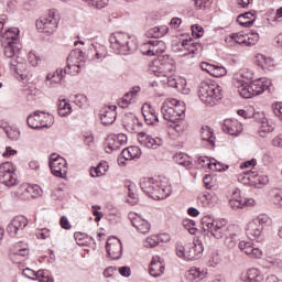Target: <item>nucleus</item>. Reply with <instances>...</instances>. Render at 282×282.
I'll list each match as a JSON object with an SVG mask.
<instances>
[{
  "label": "nucleus",
  "instance_id": "9b49d317",
  "mask_svg": "<svg viewBox=\"0 0 282 282\" xmlns=\"http://www.w3.org/2000/svg\"><path fill=\"white\" fill-rule=\"evenodd\" d=\"M30 129H50L54 124V116L41 111H35L26 119Z\"/></svg>",
  "mask_w": 282,
  "mask_h": 282
},
{
  "label": "nucleus",
  "instance_id": "a878e982",
  "mask_svg": "<svg viewBox=\"0 0 282 282\" xmlns=\"http://www.w3.org/2000/svg\"><path fill=\"white\" fill-rule=\"evenodd\" d=\"M124 127L130 133H140V130L142 129V122H140L138 117L131 115L127 118Z\"/></svg>",
  "mask_w": 282,
  "mask_h": 282
},
{
  "label": "nucleus",
  "instance_id": "58836bf2",
  "mask_svg": "<svg viewBox=\"0 0 282 282\" xmlns=\"http://www.w3.org/2000/svg\"><path fill=\"white\" fill-rule=\"evenodd\" d=\"M58 116L65 118V116H69L72 113V104L67 102V100H61L57 106Z\"/></svg>",
  "mask_w": 282,
  "mask_h": 282
},
{
  "label": "nucleus",
  "instance_id": "2f4dec72",
  "mask_svg": "<svg viewBox=\"0 0 282 282\" xmlns=\"http://www.w3.org/2000/svg\"><path fill=\"white\" fill-rule=\"evenodd\" d=\"M2 47L7 58H15L17 54H19V51L21 50V44H10V42H2Z\"/></svg>",
  "mask_w": 282,
  "mask_h": 282
},
{
  "label": "nucleus",
  "instance_id": "aec40b11",
  "mask_svg": "<svg viewBox=\"0 0 282 282\" xmlns=\"http://www.w3.org/2000/svg\"><path fill=\"white\" fill-rule=\"evenodd\" d=\"M238 248L241 252H245L247 257H250V259H261V257H263V250L254 246L252 242L240 241Z\"/></svg>",
  "mask_w": 282,
  "mask_h": 282
},
{
  "label": "nucleus",
  "instance_id": "4c0bfd02",
  "mask_svg": "<svg viewBox=\"0 0 282 282\" xmlns=\"http://www.w3.org/2000/svg\"><path fill=\"white\" fill-rule=\"evenodd\" d=\"M85 53L80 48H75L67 57V63H83Z\"/></svg>",
  "mask_w": 282,
  "mask_h": 282
},
{
  "label": "nucleus",
  "instance_id": "ddd939ff",
  "mask_svg": "<svg viewBox=\"0 0 282 282\" xmlns=\"http://www.w3.org/2000/svg\"><path fill=\"white\" fill-rule=\"evenodd\" d=\"M48 165L55 177L65 178L67 176V161L63 156L56 153L51 154Z\"/></svg>",
  "mask_w": 282,
  "mask_h": 282
},
{
  "label": "nucleus",
  "instance_id": "cd10ccee",
  "mask_svg": "<svg viewBox=\"0 0 282 282\" xmlns=\"http://www.w3.org/2000/svg\"><path fill=\"white\" fill-rule=\"evenodd\" d=\"M182 47L188 52L185 53L184 56H188V54H199L203 50L202 44H199V42H193V40H183Z\"/></svg>",
  "mask_w": 282,
  "mask_h": 282
},
{
  "label": "nucleus",
  "instance_id": "c85d7f7f",
  "mask_svg": "<svg viewBox=\"0 0 282 282\" xmlns=\"http://www.w3.org/2000/svg\"><path fill=\"white\" fill-rule=\"evenodd\" d=\"M254 21H257V15L252 12H246L237 18V22L242 28H252V25H254Z\"/></svg>",
  "mask_w": 282,
  "mask_h": 282
},
{
  "label": "nucleus",
  "instance_id": "a211bd4d",
  "mask_svg": "<svg viewBox=\"0 0 282 282\" xmlns=\"http://www.w3.org/2000/svg\"><path fill=\"white\" fill-rule=\"evenodd\" d=\"M106 250L108 256L111 257L115 261L122 258V242L117 237L108 238L106 242Z\"/></svg>",
  "mask_w": 282,
  "mask_h": 282
},
{
  "label": "nucleus",
  "instance_id": "bf43d9fd",
  "mask_svg": "<svg viewBox=\"0 0 282 282\" xmlns=\"http://www.w3.org/2000/svg\"><path fill=\"white\" fill-rule=\"evenodd\" d=\"M24 187L25 184H22L15 192V196L20 197V199H30V197H28V191H25Z\"/></svg>",
  "mask_w": 282,
  "mask_h": 282
},
{
  "label": "nucleus",
  "instance_id": "4d7b16f0",
  "mask_svg": "<svg viewBox=\"0 0 282 282\" xmlns=\"http://www.w3.org/2000/svg\"><path fill=\"white\" fill-rule=\"evenodd\" d=\"M6 134L9 138V140H12V141H17L21 138V132L12 128L10 130H7Z\"/></svg>",
  "mask_w": 282,
  "mask_h": 282
},
{
  "label": "nucleus",
  "instance_id": "603ef678",
  "mask_svg": "<svg viewBox=\"0 0 282 282\" xmlns=\"http://www.w3.org/2000/svg\"><path fill=\"white\" fill-rule=\"evenodd\" d=\"M28 61L32 67H39V62L41 61V57H39L35 52L31 51L28 54Z\"/></svg>",
  "mask_w": 282,
  "mask_h": 282
},
{
  "label": "nucleus",
  "instance_id": "9d476101",
  "mask_svg": "<svg viewBox=\"0 0 282 282\" xmlns=\"http://www.w3.org/2000/svg\"><path fill=\"white\" fill-rule=\"evenodd\" d=\"M272 83L265 78H260L251 82L248 86L239 90V95L242 98H254V96H261L263 91L270 89Z\"/></svg>",
  "mask_w": 282,
  "mask_h": 282
},
{
  "label": "nucleus",
  "instance_id": "338daca9",
  "mask_svg": "<svg viewBox=\"0 0 282 282\" xmlns=\"http://www.w3.org/2000/svg\"><path fill=\"white\" fill-rule=\"evenodd\" d=\"M209 170L221 172V171H226V167L224 166V164H221L217 161H214V162H212V169H209Z\"/></svg>",
  "mask_w": 282,
  "mask_h": 282
},
{
  "label": "nucleus",
  "instance_id": "5fc2aeb1",
  "mask_svg": "<svg viewBox=\"0 0 282 282\" xmlns=\"http://www.w3.org/2000/svg\"><path fill=\"white\" fill-rule=\"evenodd\" d=\"M229 206L232 210H239V208H246V202L239 199H229Z\"/></svg>",
  "mask_w": 282,
  "mask_h": 282
},
{
  "label": "nucleus",
  "instance_id": "20e7f679",
  "mask_svg": "<svg viewBox=\"0 0 282 282\" xmlns=\"http://www.w3.org/2000/svg\"><path fill=\"white\" fill-rule=\"evenodd\" d=\"M198 98L207 107H215L224 98L221 87L215 84H208V82H202L198 86Z\"/></svg>",
  "mask_w": 282,
  "mask_h": 282
},
{
  "label": "nucleus",
  "instance_id": "a18cd8bd",
  "mask_svg": "<svg viewBox=\"0 0 282 282\" xmlns=\"http://www.w3.org/2000/svg\"><path fill=\"white\" fill-rule=\"evenodd\" d=\"M197 204H198V206H203V208H206V206H209V204H210V194L209 193L200 194L197 197Z\"/></svg>",
  "mask_w": 282,
  "mask_h": 282
},
{
  "label": "nucleus",
  "instance_id": "dca6fc26",
  "mask_svg": "<svg viewBox=\"0 0 282 282\" xmlns=\"http://www.w3.org/2000/svg\"><path fill=\"white\" fill-rule=\"evenodd\" d=\"M26 226L28 218L25 216H15L7 226V232L10 237H18V235H23Z\"/></svg>",
  "mask_w": 282,
  "mask_h": 282
},
{
  "label": "nucleus",
  "instance_id": "8fccbe9b",
  "mask_svg": "<svg viewBox=\"0 0 282 282\" xmlns=\"http://www.w3.org/2000/svg\"><path fill=\"white\" fill-rule=\"evenodd\" d=\"M83 1H85L86 3L89 2V4L96 8L97 10H102V8H105L109 3V0H83Z\"/></svg>",
  "mask_w": 282,
  "mask_h": 282
},
{
  "label": "nucleus",
  "instance_id": "13d9d810",
  "mask_svg": "<svg viewBox=\"0 0 282 282\" xmlns=\"http://www.w3.org/2000/svg\"><path fill=\"white\" fill-rule=\"evenodd\" d=\"M213 3V0H195L196 8H199V10H206V8H210V4Z\"/></svg>",
  "mask_w": 282,
  "mask_h": 282
},
{
  "label": "nucleus",
  "instance_id": "6ab92c4d",
  "mask_svg": "<svg viewBox=\"0 0 282 282\" xmlns=\"http://www.w3.org/2000/svg\"><path fill=\"white\" fill-rule=\"evenodd\" d=\"M116 109H118L117 106H106L99 110V118L104 127H109L116 122V116L118 115Z\"/></svg>",
  "mask_w": 282,
  "mask_h": 282
},
{
  "label": "nucleus",
  "instance_id": "e2e57ef3",
  "mask_svg": "<svg viewBox=\"0 0 282 282\" xmlns=\"http://www.w3.org/2000/svg\"><path fill=\"white\" fill-rule=\"evenodd\" d=\"M274 204L282 206V188L274 189Z\"/></svg>",
  "mask_w": 282,
  "mask_h": 282
},
{
  "label": "nucleus",
  "instance_id": "b1692460",
  "mask_svg": "<svg viewBox=\"0 0 282 282\" xmlns=\"http://www.w3.org/2000/svg\"><path fill=\"white\" fill-rule=\"evenodd\" d=\"M149 272L151 276L154 278L162 276V274H164V264L162 263L160 257L155 256L152 258Z\"/></svg>",
  "mask_w": 282,
  "mask_h": 282
},
{
  "label": "nucleus",
  "instance_id": "680f3d73",
  "mask_svg": "<svg viewBox=\"0 0 282 282\" xmlns=\"http://www.w3.org/2000/svg\"><path fill=\"white\" fill-rule=\"evenodd\" d=\"M37 239H50V229L44 228L36 231Z\"/></svg>",
  "mask_w": 282,
  "mask_h": 282
},
{
  "label": "nucleus",
  "instance_id": "412c9836",
  "mask_svg": "<svg viewBox=\"0 0 282 282\" xmlns=\"http://www.w3.org/2000/svg\"><path fill=\"white\" fill-rule=\"evenodd\" d=\"M138 140L140 144H142V147H145L147 149H158V147H162V144H164L162 138H153L147 134V132H139Z\"/></svg>",
  "mask_w": 282,
  "mask_h": 282
},
{
  "label": "nucleus",
  "instance_id": "c756f323",
  "mask_svg": "<svg viewBox=\"0 0 282 282\" xmlns=\"http://www.w3.org/2000/svg\"><path fill=\"white\" fill-rule=\"evenodd\" d=\"M206 275V272L199 268L193 267L191 268L186 273L185 276L187 279V281L189 282H197V281H202V279H204V276Z\"/></svg>",
  "mask_w": 282,
  "mask_h": 282
},
{
  "label": "nucleus",
  "instance_id": "79ce46f5",
  "mask_svg": "<svg viewBox=\"0 0 282 282\" xmlns=\"http://www.w3.org/2000/svg\"><path fill=\"white\" fill-rule=\"evenodd\" d=\"M142 116L148 124H155L158 122V115L153 110L142 111Z\"/></svg>",
  "mask_w": 282,
  "mask_h": 282
},
{
  "label": "nucleus",
  "instance_id": "4468645a",
  "mask_svg": "<svg viewBox=\"0 0 282 282\" xmlns=\"http://www.w3.org/2000/svg\"><path fill=\"white\" fill-rule=\"evenodd\" d=\"M17 169L14 164L4 162L0 165V183L4 186H17Z\"/></svg>",
  "mask_w": 282,
  "mask_h": 282
},
{
  "label": "nucleus",
  "instance_id": "f03ea898",
  "mask_svg": "<svg viewBox=\"0 0 282 282\" xmlns=\"http://www.w3.org/2000/svg\"><path fill=\"white\" fill-rule=\"evenodd\" d=\"M150 72L159 78L163 85H169V87H173L177 89L181 85H184V79L175 76V62L166 58L161 61L153 62L150 66Z\"/></svg>",
  "mask_w": 282,
  "mask_h": 282
},
{
  "label": "nucleus",
  "instance_id": "f8f14e48",
  "mask_svg": "<svg viewBox=\"0 0 282 282\" xmlns=\"http://www.w3.org/2000/svg\"><path fill=\"white\" fill-rule=\"evenodd\" d=\"M10 69L11 72H14V74H17L18 80H22V83H33L34 80H36L34 70H32V68L23 62L12 59Z\"/></svg>",
  "mask_w": 282,
  "mask_h": 282
},
{
  "label": "nucleus",
  "instance_id": "6e6d98bb",
  "mask_svg": "<svg viewBox=\"0 0 282 282\" xmlns=\"http://www.w3.org/2000/svg\"><path fill=\"white\" fill-rule=\"evenodd\" d=\"M192 35L196 39H202V36H204V28L199 24L192 25Z\"/></svg>",
  "mask_w": 282,
  "mask_h": 282
},
{
  "label": "nucleus",
  "instance_id": "4be33fe9",
  "mask_svg": "<svg viewBox=\"0 0 282 282\" xmlns=\"http://www.w3.org/2000/svg\"><path fill=\"white\" fill-rule=\"evenodd\" d=\"M223 131L237 138L243 131V126L237 119H226L223 124Z\"/></svg>",
  "mask_w": 282,
  "mask_h": 282
},
{
  "label": "nucleus",
  "instance_id": "f3484780",
  "mask_svg": "<svg viewBox=\"0 0 282 282\" xmlns=\"http://www.w3.org/2000/svg\"><path fill=\"white\" fill-rule=\"evenodd\" d=\"M28 257H30L28 245H23V242L13 245L11 248V261H13V263H23Z\"/></svg>",
  "mask_w": 282,
  "mask_h": 282
},
{
  "label": "nucleus",
  "instance_id": "f257e3e1",
  "mask_svg": "<svg viewBox=\"0 0 282 282\" xmlns=\"http://www.w3.org/2000/svg\"><path fill=\"white\" fill-rule=\"evenodd\" d=\"M203 230L205 232H210L215 239H224L225 246L227 248H235L237 246V232L238 228L236 226H227L226 220H215L210 216H205L202 219Z\"/></svg>",
  "mask_w": 282,
  "mask_h": 282
},
{
  "label": "nucleus",
  "instance_id": "0e129e2a",
  "mask_svg": "<svg viewBox=\"0 0 282 282\" xmlns=\"http://www.w3.org/2000/svg\"><path fill=\"white\" fill-rule=\"evenodd\" d=\"M214 67H215V65L208 64L207 62L200 63V69H203V72H207V74H209L210 76L213 74Z\"/></svg>",
  "mask_w": 282,
  "mask_h": 282
},
{
  "label": "nucleus",
  "instance_id": "774afa93",
  "mask_svg": "<svg viewBox=\"0 0 282 282\" xmlns=\"http://www.w3.org/2000/svg\"><path fill=\"white\" fill-rule=\"evenodd\" d=\"M40 282H52V278H50V275H46L45 271L42 270V274L37 275V280Z\"/></svg>",
  "mask_w": 282,
  "mask_h": 282
},
{
  "label": "nucleus",
  "instance_id": "393cba45",
  "mask_svg": "<svg viewBox=\"0 0 282 282\" xmlns=\"http://www.w3.org/2000/svg\"><path fill=\"white\" fill-rule=\"evenodd\" d=\"M19 28L8 29L2 35V43L19 45Z\"/></svg>",
  "mask_w": 282,
  "mask_h": 282
},
{
  "label": "nucleus",
  "instance_id": "49530a36",
  "mask_svg": "<svg viewBox=\"0 0 282 282\" xmlns=\"http://www.w3.org/2000/svg\"><path fill=\"white\" fill-rule=\"evenodd\" d=\"M196 164L200 167V169H213V161H210V159H208L207 156H200L197 159Z\"/></svg>",
  "mask_w": 282,
  "mask_h": 282
},
{
  "label": "nucleus",
  "instance_id": "6e6552de",
  "mask_svg": "<svg viewBox=\"0 0 282 282\" xmlns=\"http://www.w3.org/2000/svg\"><path fill=\"white\" fill-rule=\"evenodd\" d=\"M58 21H61V14L56 9H50L46 15L36 20L35 25L39 32L44 34H54V31L58 28Z\"/></svg>",
  "mask_w": 282,
  "mask_h": 282
},
{
  "label": "nucleus",
  "instance_id": "39448f33",
  "mask_svg": "<svg viewBox=\"0 0 282 282\" xmlns=\"http://www.w3.org/2000/svg\"><path fill=\"white\" fill-rule=\"evenodd\" d=\"M184 111H186V106L177 99H166L161 107L163 118L173 124L184 118Z\"/></svg>",
  "mask_w": 282,
  "mask_h": 282
},
{
  "label": "nucleus",
  "instance_id": "69168bd1",
  "mask_svg": "<svg viewBox=\"0 0 282 282\" xmlns=\"http://www.w3.org/2000/svg\"><path fill=\"white\" fill-rule=\"evenodd\" d=\"M257 166V159H251L250 161L243 162L240 164V169H252Z\"/></svg>",
  "mask_w": 282,
  "mask_h": 282
},
{
  "label": "nucleus",
  "instance_id": "423d86ee",
  "mask_svg": "<svg viewBox=\"0 0 282 282\" xmlns=\"http://www.w3.org/2000/svg\"><path fill=\"white\" fill-rule=\"evenodd\" d=\"M176 254L185 261H197V259H202V254H204V245L199 240L188 242L186 246L177 243Z\"/></svg>",
  "mask_w": 282,
  "mask_h": 282
},
{
  "label": "nucleus",
  "instance_id": "72a5a7b5",
  "mask_svg": "<svg viewBox=\"0 0 282 282\" xmlns=\"http://www.w3.org/2000/svg\"><path fill=\"white\" fill-rule=\"evenodd\" d=\"M200 133L203 142H208L212 148H215V134L213 133V129L208 126H203Z\"/></svg>",
  "mask_w": 282,
  "mask_h": 282
},
{
  "label": "nucleus",
  "instance_id": "e433bc0d",
  "mask_svg": "<svg viewBox=\"0 0 282 282\" xmlns=\"http://www.w3.org/2000/svg\"><path fill=\"white\" fill-rule=\"evenodd\" d=\"M174 161L176 162V164H180V166H185V169H191L193 164L191 162V156L182 152L174 155Z\"/></svg>",
  "mask_w": 282,
  "mask_h": 282
},
{
  "label": "nucleus",
  "instance_id": "c03bdc74",
  "mask_svg": "<svg viewBox=\"0 0 282 282\" xmlns=\"http://www.w3.org/2000/svg\"><path fill=\"white\" fill-rule=\"evenodd\" d=\"M229 39H231V41H235V43H238L239 45H241V43H245V45H247L248 35L243 33H232L229 35Z\"/></svg>",
  "mask_w": 282,
  "mask_h": 282
},
{
  "label": "nucleus",
  "instance_id": "bb28decb",
  "mask_svg": "<svg viewBox=\"0 0 282 282\" xmlns=\"http://www.w3.org/2000/svg\"><path fill=\"white\" fill-rule=\"evenodd\" d=\"M258 175L259 174L257 172H252V170L246 171L238 175V182H240V184L250 186V185L257 184Z\"/></svg>",
  "mask_w": 282,
  "mask_h": 282
},
{
  "label": "nucleus",
  "instance_id": "2eb2a0df",
  "mask_svg": "<svg viewBox=\"0 0 282 282\" xmlns=\"http://www.w3.org/2000/svg\"><path fill=\"white\" fill-rule=\"evenodd\" d=\"M141 52L144 56H160L166 52V43L162 40H152L142 44Z\"/></svg>",
  "mask_w": 282,
  "mask_h": 282
},
{
  "label": "nucleus",
  "instance_id": "ea45409f",
  "mask_svg": "<svg viewBox=\"0 0 282 282\" xmlns=\"http://www.w3.org/2000/svg\"><path fill=\"white\" fill-rule=\"evenodd\" d=\"M24 191H26V195L29 199L32 197H39L41 195V187L39 185H30V184H24L23 187Z\"/></svg>",
  "mask_w": 282,
  "mask_h": 282
},
{
  "label": "nucleus",
  "instance_id": "37998d69",
  "mask_svg": "<svg viewBox=\"0 0 282 282\" xmlns=\"http://www.w3.org/2000/svg\"><path fill=\"white\" fill-rule=\"evenodd\" d=\"M63 79L62 77H59L58 75H56V70L54 72V74H48L46 76V85L47 87H54V85H58V83H61Z\"/></svg>",
  "mask_w": 282,
  "mask_h": 282
},
{
  "label": "nucleus",
  "instance_id": "c9c22d12",
  "mask_svg": "<svg viewBox=\"0 0 282 282\" xmlns=\"http://www.w3.org/2000/svg\"><path fill=\"white\" fill-rule=\"evenodd\" d=\"M113 143H109L111 151H118L121 147H124L128 142V138L124 133H119L112 139Z\"/></svg>",
  "mask_w": 282,
  "mask_h": 282
},
{
  "label": "nucleus",
  "instance_id": "7ed1b4c3",
  "mask_svg": "<svg viewBox=\"0 0 282 282\" xmlns=\"http://www.w3.org/2000/svg\"><path fill=\"white\" fill-rule=\"evenodd\" d=\"M141 191L152 199H166L171 195V186L162 184L153 177H143L140 181Z\"/></svg>",
  "mask_w": 282,
  "mask_h": 282
},
{
  "label": "nucleus",
  "instance_id": "864d4df0",
  "mask_svg": "<svg viewBox=\"0 0 282 282\" xmlns=\"http://www.w3.org/2000/svg\"><path fill=\"white\" fill-rule=\"evenodd\" d=\"M247 35V45H257V43L259 42V33L251 31L249 34Z\"/></svg>",
  "mask_w": 282,
  "mask_h": 282
},
{
  "label": "nucleus",
  "instance_id": "09e8293b",
  "mask_svg": "<svg viewBox=\"0 0 282 282\" xmlns=\"http://www.w3.org/2000/svg\"><path fill=\"white\" fill-rule=\"evenodd\" d=\"M227 72L226 67L214 65L212 76H214V78H221V76H226Z\"/></svg>",
  "mask_w": 282,
  "mask_h": 282
},
{
  "label": "nucleus",
  "instance_id": "1a4fd4ad",
  "mask_svg": "<svg viewBox=\"0 0 282 282\" xmlns=\"http://www.w3.org/2000/svg\"><path fill=\"white\" fill-rule=\"evenodd\" d=\"M109 41L110 47L113 50L115 54L127 55L131 52V50H133V42H131V37H129L127 33H112Z\"/></svg>",
  "mask_w": 282,
  "mask_h": 282
},
{
  "label": "nucleus",
  "instance_id": "052dcab7",
  "mask_svg": "<svg viewBox=\"0 0 282 282\" xmlns=\"http://www.w3.org/2000/svg\"><path fill=\"white\" fill-rule=\"evenodd\" d=\"M158 243H160V238H159V236L158 237H153V238H148L147 240H145V243H144V246H145V248H155V246H158Z\"/></svg>",
  "mask_w": 282,
  "mask_h": 282
},
{
  "label": "nucleus",
  "instance_id": "a19ab883",
  "mask_svg": "<svg viewBox=\"0 0 282 282\" xmlns=\"http://www.w3.org/2000/svg\"><path fill=\"white\" fill-rule=\"evenodd\" d=\"M22 274L26 276V279H32V281H36L37 278L43 274V270L36 272L30 268H26L22 271Z\"/></svg>",
  "mask_w": 282,
  "mask_h": 282
},
{
  "label": "nucleus",
  "instance_id": "3c124183",
  "mask_svg": "<svg viewBox=\"0 0 282 282\" xmlns=\"http://www.w3.org/2000/svg\"><path fill=\"white\" fill-rule=\"evenodd\" d=\"M68 74H80V63L67 62Z\"/></svg>",
  "mask_w": 282,
  "mask_h": 282
},
{
  "label": "nucleus",
  "instance_id": "5701e85b",
  "mask_svg": "<svg viewBox=\"0 0 282 282\" xmlns=\"http://www.w3.org/2000/svg\"><path fill=\"white\" fill-rule=\"evenodd\" d=\"M128 217L132 226L138 230V232H141L142 235H147V232L151 230V224H149V221L144 219H141V217L138 216V214L130 213Z\"/></svg>",
  "mask_w": 282,
  "mask_h": 282
},
{
  "label": "nucleus",
  "instance_id": "0eeeda50",
  "mask_svg": "<svg viewBox=\"0 0 282 282\" xmlns=\"http://www.w3.org/2000/svg\"><path fill=\"white\" fill-rule=\"evenodd\" d=\"M270 221V217L265 214H260L258 217L247 224L246 235L251 241H263V228Z\"/></svg>",
  "mask_w": 282,
  "mask_h": 282
},
{
  "label": "nucleus",
  "instance_id": "473e14b6",
  "mask_svg": "<svg viewBox=\"0 0 282 282\" xmlns=\"http://www.w3.org/2000/svg\"><path fill=\"white\" fill-rule=\"evenodd\" d=\"M239 78H246L248 80V78H250V76L245 74V70H240L234 78H232V85L234 87H236V89H238V94L240 89H243L245 87H248V83H246V80L243 79H239Z\"/></svg>",
  "mask_w": 282,
  "mask_h": 282
},
{
  "label": "nucleus",
  "instance_id": "de8ad7c7",
  "mask_svg": "<svg viewBox=\"0 0 282 282\" xmlns=\"http://www.w3.org/2000/svg\"><path fill=\"white\" fill-rule=\"evenodd\" d=\"M107 172V169L102 166V164L97 165V167H91L90 175L91 177H102L105 173Z\"/></svg>",
  "mask_w": 282,
  "mask_h": 282
},
{
  "label": "nucleus",
  "instance_id": "f704fd0d",
  "mask_svg": "<svg viewBox=\"0 0 282 282\" xmlns=\"http://www.w3.org/2000/svg\"><path fill=\"white\" fill-rule=\"evenodd\" d=\"M169 28L166 26H154L145 32V36H148V39H160L161 36H164V34H166Z\"/></svg>",
  "mask_w": 282,
  "mask_h": 282
},
{
  "label": "nucleus",
  "instance_id": "7c9ffc66",
  "mask_svg": "<svg viewBox=\"0 0 282 282\" xmlns=\"http://www.w3.org/2000/svg\"><path fill=\"white\" fill-rule=\"evenodd\" d=\"M140 155H142V151L135 145L123 149L121 152V158L123 160H135L140 158Z\"/></svg>",
  "mask_w": 282,
  "mask_h": 282
}]
</instances>
